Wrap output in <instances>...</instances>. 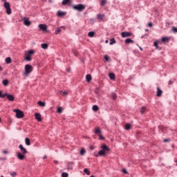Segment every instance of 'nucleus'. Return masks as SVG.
<instances>
[{
    "label": "nucleus",
    "instance_id": "20",
    "mask_svg": "<svg viewBox=\"0 0 177 177\" xmlns=\"http://www.w3.org/2000/svg\"><path fill=\"white\" fill-rule=\"evenodd\" d=\"M104 17V15H102V14H98L97 15V19H98V20H103Z\"/></svg>",
    "mask_w": 177,
    "mask_h": 177
},
{
    "label": "nucleus",
    "instance_id": "10",
    "mask_svg": "<svg viewBox=\"0 0 177 177\" xmlns=\"http://www.w3.org/2000/svg\"><path fill=\"white\" fill-rule=\"evenodd\" d=\"M17 158H19V160H24V158H26L25 154H23L20 152L17 153Z\"/></svg>",
    "mask_w": 177,
    "mask_h": 177
},
{
    "label": "nucleus",
    "instance_id": "22",
    "mask_svg": "<svg viewBox=\"0 0 177 177\" xmlns=\"http://www.w3.org/2000/svg\"><path fill=\"white\" fill-rule=\"evenodd\" d=\"M153 45L156 48V49H158V50H161V47L158 46V42L154 41Z\"/></svg>",
    "mask_w": 177,
    "mask_h": 177
},
{
    "label": "nucleus",
    "instance_id": "46",
    "mask_svg": "<svg viewBox=\"0 0 177 177\" xmlns=\"http://www.w3.org/2000/svg\"><path fill=\"white\" fill-rule=\"evenodd\" d=\"M6 96L8 97V93H5V94H1V98L3 99V97H6Z\"/></svg>",
    "mask_w": 177,
    "mask_h": 177
},
{
    "label": "nucleus",
    "instance_id": "18",
    "mask_svg": "<svg viewBox=\"0 0 177 177\" xmlns=\"http://www.w3.org/2000/svg\"><path fill=\"white\" fill-rule=\"evenodd\" d=\"M86 82H91V81H92V75H87L86 76Z\"/></svg>",
    "mask_w": 177,
    "mask_h": 177
},
{
    "label": "nucleus",
    "instance_id": "52",
    "mask_svg": "<svg viewBox=\"0 0 177 177\" xmlns=\"http://www.w3.org/2000/svg\"><path fill=\"white\" fill-rule=\"evenodd\" d=\"M54 163H55V164H59V161H57V160H54Z\"/></svg>",
    "mask_w": 177,
    "mask_h": 177
},
{
    "label": "nucleus",
    "instance_id": "45",
    "mask_svg": "<svg viewBox=\"0 0 177 177\" xmlns=\"http://www.w3.org/2000/svg\"><path fill=\"white\" fill-rule=\"evenodd\" d=\"M98 136H99L100 140H103V139H104V137H103V136H102V134H99Z\"/></svg>",
    "mask_w": 177,
    "mask_h": 177
},
{
    "label": "nucleus",
    "instance_id": "55",
    "mask_svg": "<svg viewBox=\"0 0 177 177\" xmlns=\"http://www.w3.org/2000/svg\"><path fill=\"white\" fill-rule=\"evenodd\" d=\"M45 158H46V155H45L44 157H43V159L45 160Z\"/></svg>",
    "mask_w": 177,
    "mask_h": 177
},
{
    "label": "nucleus",
    "instance_id": "27",
    "mask_svg": "<svg viewBox=\"0 0 177 177\" xmlns=\"http://www.w3.org/2000/svg\"><path fill=\"white\" fill-rule=\"evenodd\" d=\"M41 46L42 49H46L47 48H48L49 45L48 44H42Z\"/></svg>",
    "mask_w": 177,
    "mask_h": 177
},
{
    "label": "nucleus",
    "instance_id": "50",
    "mask_svg": "<svg viewBox=\"0 0 177 177\" xmlns=\"http://www.w3.org/2000/svg\"><path fill=\"white\" fill-rule=\"evenodd\" d=\"M3 154H8L7 151H5V150L3 151Z\"/></svg>",
    "mask_w": 177,
    "mask_h": 177
},
{
    "label": "nucleus",
    "instance_id": "43",
    "mask_svg": "<svg viewBox=\"0 0 177 177\" xmlns=\"http://www.w3.org/2000/svg\"><path fill=\"white\" fill-rule=\"evenodd\" d=\"M81 156H84L85 154V149L82 148L80 151Z\"/></svg>",
    "mask_w": 177,
    "mask_h": 177
},
{
    "label": "nucleus",
    "instance_id": "24",
    "mask_svg": "<svg viewBox=\"0 0 177 177\" xmlns=\"http://www.w3.org/2000/svg\"><path fill=\"white\" fill-rule=\"evenodd\" d=\"M2 84L4 85V86H7V85L9 84V80L6 79L3 80Z\"/></svg>",
    "mask_w": 177,
    "mask_h": 177
},
{
    "label": "nucleus",
    "instance_id": "33",
    "mask_svg": "<svg viewBox=\"0 0 177 177\" xmlns=\"http://www.w3.org/2000/svg\"><path fill=\"white\" fill-rule=\"evenodd\" d=\"M111 97L113 100H115V99H117V94H115V93H112Z\"/></svg>",
    "mask_w": 177,
    "mask_h": 177
},
{
    "label": "nucleus",
    "instance_id": "38",
    "mask_svg": "<svg viewBox=\"0 0 177 177\" xmlns=\"http://www.w3.org/2000/svg\"><path fill=\"white\" fill-rule=\"evenodd\" d=\"M70 1H71V0H63L62 5H67V3H68V2H70Z\"/></svg>",
    "mask_w": 177,
    "mask_h": 177
},
{
    "label": "nucleus",
    "instance_id": "25",
    "mask_svg": "<svg viewBox=\"0 0 177 177\" xmlns=\"http://www.w3.org/2000/svg\"><path fill=\"white\" fill-rule=\"evenodd\" d=\"M88 36L90 37V38H93V37H95V32H89Z\"/></svg>",
    "mask_w": 177,
    "mask_h": 177
},
{
    "label": "nucleus",
    "instance_id": "12",
    "mask_svg": "<svg viewBox=\"0 0 177 177\" xmlns=\"http://www.w3.org/2000/svg\"><path fill=\"white\" fill-rule=\"evenodd\" d=\"M156 89H157L156 96H158V97H160V96L162 95V91H161L160 87H157Z\"/></svg>",
    "mask_w": 177,
    "mask_h": 177
},
{
    "label": "nucleus",
    "instance_id": "44",
    "mask_svg": "<svg viewBox=\"0 0 177 177\" xmlns=\"http://www.w3.org/2000/svg\"><path fill=\"white\" fill-rule=\"evenodd\" d=\"M62 177H68V174L64 172L62 174Z\"/></svg>",
    "mask_w": 177,
    "mask_h": 177
},
{
    "label": "nucleus",
    "instance_id": "4",
    "mask_svg": "<svg viewBox=\"0 0 177 177\" xmlns=\"http://www.w3.org/2000/svg\"><path fill=\"white\" fill-rule=\"evenodd\" d=\"M73 9L75 10H78V12H82L83 10H85V6L83 4H78L73 6Z\"/></svg>",
    "mask_w": 177,
    "mask_h": 177
},
{
    "label": "nucleus",
    "instance_id": "1",
    "mask_svg": "<svg viewBox=\"0 0 177 177\" xmlns=\"http://www.w3.org/2000/svg\"><path fill=\"white\" fill-rule=\"evenodd\" d=\"M101 149H102L98 152V153L95 155V157H99V156H106V153H107V151H110V148H109L106 144H102Z\"/></svg>",
    "mask_w": 177,
    "mask_h": 177
},
{
    "label": "nucleus",
    "instance_id": "63",
    "mask_svg": "<svg viewBox=\"0 0 177 177\" xmlns=\"http://www.w3.org/2000/svg\"><path fill=\"white\" fill-rule=\"evenodd\" d=\"M0 122H1V118H0Z\"/></svg>",
    "mask_w": 177,
    "mask_h": 177
},
{
    "label": "nucleus",
    "instance_id": "49",
    "mask_svg": "<svg viewBox=\"0 0 177 177\" xmlns=\"http://www.w3.org/2000/svg\"><path fill=\"white\" fill-rule=\"evenodd\" d=\"M122 172H123L124 174H128V171H127V169H124L122 170Z\"/></svg>",
    "mask_w": 177,
    "mask_h": 177
},
{
    "label": "nucleus",
    "instance_id": "3",
    "mask_svg": "<svg viewBox=\"0 0 177 177\" xmlns=\"http://www.w3.org/2000/svg\"><path fill=\"white\" fill-rule=\"evenodd\" d=\"M3 7L6 10L7 15H12V9L10 8V3H9V2H5L3 3Z\"/></svg>",
    "mask_w": 177,
    "mask_h": 177
},
{
    "label": "nucleus",
    "instance_id": "15",
    "mask_svg": "<svg viewBox=\"0 0 177 177\" xmlns=\"http://www.w3.org/2000/svg\"><path fill=\"white\" fill-rule=\"evenodd\" d=\"M94 133L99 136L102 133V130H100V128L99 127H95Z\"/></svg>",
    "mask_w": 177,
    "mask_h": 177
},
{
    "label": "nucleus",
    "instance_id": "40",
    "mask_svg": "<svg viewBox=\"0 0 177 177\" xmlns=\"http://www.w3.org/2000/svg\"><path fill=\"white\" fill-rule=\"evenodd\" d=\"M68 94L67 91H61V95H62V96H67Z\"/></svg>",
    "mask_w": 177,
    "mask_h": 177
},
{
    "label": "nucleus",
    "instance_id": "29",
    "mask_svg": "<svg viewBox=\"0 0 177 177\" xmlns=\"http://www.w3.org/2000/svg\"><path fill=\"white\" fill-rule=\"evenodd\" d=\"M106 3H107V0H101L100 1V5L102 6H104V5H106Z\"/></svg>",
    "mask_w": 177,
    "mask_h": 177
},
{
    "label": "nucleus",
    "instance_id": "32",
    "mask_svg": "<svg viewBox=\"0 0 177 177\" xmlns=\"http://www.w3.org/2000/svg\"><path fill=\"white\" fill-rule=\"evenodd\" d=\"M162 41H163V42H169V38H168V37H162Z\"/></svg>",
    "mask_w": 177,
    "mask_h": 177
},
{
    "label": "nucleus",
    "instance_id": "36",
    "mask_svg": "<svg viewBox=\"0 0 177 177\" xmlns=\"http://www.w3.org/2000/svg\"><path fill=\"white\" fill-rule=\"evenodd\" d=\"M10 174L12 177H15L17 175V173L16 171H10Z\"/></svg>",
    "mask_w": 177,
    "mask_h": 177
},
{
    "label": "nucleus",
    "instance_id": "53",
    "mask_svg": "<svg viewBox=\"0 0 177 177\" xmlns=\"http://www.w3.org/2000/svg\"><path fill=\"white\" fill-rule=\"evenodd\" d=\"M3 71V68H2L1 66H0V71Z\"/></svg>",
    "mask_w": 177,
    "mask_h": 177
},
{
    "label": "nucleus",
    "instance_id": "26",
    "mask_svg": "<svg viewBox=\"0 0 177 177\" xmlns=\"http://www.w3.org/2000/svg\"><path fill=\"white\" fill-rule=\"evenodd\" d=\"M38 104H39V106H40L41 107H45V106H46L45 102H43L42 101H39V102H38Z\"/></svg>",
    "mask_w": 177,
    "mask_h": 177
},
{
    "label": "nucleus",
    "instance_id": "54",
    "mask_svg": "<svg viewBox=\"0 0 177 177\" xmlns=\"http://www.w3.org/2000/svg\"><path fill=\"white\" fill-rule=\"evenodd\" d=\"M2 96V91H0V97Z\"/></svg>",
    "mask_w": 177,
    "mask_h": 177
},
{
    "label": "nucleus",
    "instance_id": "13",
    "mask_svg": "<svg viewBox=\"0 0 177 177\" xmlns=\"http://www.w3.org/2000/svg\"><path fill=\"white\" fill-rule=\"evenodd\" d=\"M35 118L37 120V121L41 122L42 121V118L40 113H36L35 114Z\"/></svg>",
    "mask_w": 177,
    "mask_h": 177
},
{
    "label": "nucleus",
    "instance_id": "9",
    "mask_svg": "<svg viewBox=\"0 0 177 177\" xmlns=\"http://www.w3.org/2000/svg\"><path fill=\"white\" fill-rule=\"evenodd\" d=\"M19 149H20L22 154H27V149L22 145H19Z\"/></svg>",
    "mask_w": 177,
    "mask_h": 177
},
{
    "label": "nucleus",
    "instance_id": "2",
    "mask_svg": "<svg viewBox=\"0 0 177 177\" xmlns=\"http://www.w3.org/2000/svg\"><path fill=\"white\" fill-rule=\"evenodd\" d=\"M35 53V51L34 50H30L29 51H26L25 52V60L26 62H31L32 60V58L31 57Z\"/></svg>",
    "mask_w": 177,
    "mask_h": 177
},
{
    "label": "nucleus",
    "instance_id": "34",
    "mask_svg": "<svg viewBox=\"0 0 177 177\" xmlns=\"http://www.w3.org/2000/svg\"><path fill=\"white\" fill-rule=\"evenodd\" d=\"M110 45H114L115 44V39L114 38L110 39Z\"/></svg>",
    "mask_w": 177,
    "mask_h": 177
},
{
    "label": "nucleus",
    "instance_id": "59",
    "mask_svg": "<svg viewBox=\"0 0 177 177\" xmlns=\"http://www.w3.org/2000/svg\"><path fill=\"white\" fill-rule=\"evenodd\" d=\"M145 31H149V29H145Z\"/></svg>",
    "mask_w": 177,
    "mask_h": 177
},
{
    "label": "nucleus",
    "instance_id": "23",
    "mask_svg": "<svg viewBox=\"0 0 177 177\" xmlns=\"http://www.w3.org/2000/svg\"><path fill=\"white\" fill-rule=\"evenodd\" d=\"M146 110H147V108H146V106H142V107L140 109V113H141L142 114H143V113H145V112H146Z\"/></svg>",
    "mask_w": 177,
    "mask_h": 177
},
{
    "label": "nucleus",
    "instance_id": "21",
    "mask_svg": "<svg viewBox=\"0 0 177 177\" xmlns=\"http://www.w3.org/2000/svg\"><path fill=\"white\" fill-rule=\"evenodd\" d=\"M133 40H132L131 38H127L125 40V44H133Z\"/></svg>",
    "mask_w": 177,
    "mask_h": 177
},
{
    "label": "nucleus",
    "instance_id": "57",
    "mask_svg": "<svg viewBox=\"0 0 177 177\" xmlns=\"http://www.w3.org/2000/svg\"><path fill=\"white\" fill-rule=\"evenodd\" d=\"M163 142H168V140H164Z\"/></svg>",
    "mask_w": 177,
    "mask_h": 177
},
{
    "label": "nucleus",
    "instance_id": "7",
    "mask_svg": "<svg viewBox=\"0 0 177 177\" xmlns=\"http://www.w3.org/2000/svg\"><path fill=\"white\" fill-rule=\"evenodd\" d=\"M22 21H24L25 26H31V21H28V18L27 17L22 18Z\"/></svg>",
    "mask_w": 177,
    "mask_h": 177
},
{
    "label": "nucleus",
    "instance_id": "30",
    "mask_svg": "<svg viewBox=\"0 0 177 177\" xmlns=\"http://www.w3.org/2000/svg\"><path fill=\"white\" fill-rule=\"evenodd\" d=\"M124 128L126 131H129V129H131V125L129 124H126Z\"/></svg>",
    "mask_w": 177,
    "mask_h": 177
},
{
    "label": "nucleus",
    "instance_id": "16",
    "mask_svg": "<svg viewBox=\"0 0 177 177\" xmlns=\"http://www.w3.org/2000/svg\"><path fill=\"white\" fill-rule=\"evenodd\" d=\"M7 99H8V100H9L10 102H13V100H15V96H13L12 95H8V94H7Z\"/></svg>",
    "mask_w": 177,
    "mask_h": 177
},
{
    "label": "nucleus",
    "instance_id": "64",
    "mask_svg": "<svg viewBox=\"0 0 177 177\" xmlns=\"http://www.w3.org/2000/svg\"><path fill=\"white\" fill-rule=\"evenodd\" d=\"M1 177H3V176H1Z\"/></svg>",
    "mask_w": 177,
    "mask_h": 177
},
{
    "label": "nucleus",
    "instance_id": "48",
    "mask_svg": "<svg viewBox=\"0 0 177 177\" xmlns=\"http://www.w3.org/2000/svg\"><path fill=\"white\" fill-rule=\"evenodd\" d=\"M174 84V82H172V80H169L168 82L169 85H172Z\"/></svg>",
    "mask_w": 177,
    "mask_h": 177
},
{
    "label": "nucleus",
    "instance_id": "47",
    "mask_svg": "<svg viewBox=\"0 0 177 177\" xmlns=\"http://www.w3.org/2000/svg\"><path fill=\"white\" fill-rule=\"evenodd\" d=\"M148 27H153V23L151 22L148 23Z\"/></svg>",
    "mask_w": 177,
    "mask_h": 177
},
{
    "label": "nucleus",
    "instance_id": "5",
    "mask_svg": "<svg viewBox=\"0 0 177 177\" xmlns=\"http://www.w3.org/2000/svg\"><path fill=\"white\" fill-rule=\"evenodd\" d=\"M14 113H16L17 118H23L24 117V113L19 109H15Z\"/></svg>",
    "mask_w": 177,
    "mask_h": 177
},
{
    "label": "nucleus",
    "instance_id": "8",
    "mask_svg": "<svg viewBox=\"0 0 177 177\" xmlns=\"http://www.w3.org/2000/svg\"><path fill=\"white\" fill-rule=\"evenodd\" d=\"M121 35H122V38H127V37H131L132 35V33H131L129 32H122L121 33Z\"/></svg>",
    "mask_w": 177,
    "mask_h": 177
},
{
    "label": "nucleus",
    "instance_id": "6",
    "mask_svg": "<svg viewBox=\"0 0 177 177\" xmlns=\"http://www.w3.org/2000/svg\"><path fill=\"white\" fill-rule=\"evenodd\" d=\"M32 71V66L26 64L25 66V74H30Z\"/></svg>",
    "mask_w": 177,
    "mask_h": 177
},
{
    "label": "nucleus",
    "instance_id": "41",
    "mask_svg": "<svg viewBox=\"0 0 177 177\" xmlns=\"http://www.w3.org/2000/svg\"><path fill=\"white\" fill-rule=\"evenodd\" d=\"M104 59H105L106 62H109V60H110V57L108 56L107 55H104Z\"/></svg>",
    "mask_w": 177,
    "mask_h": 177
},
{
    "label": "nucleus",
    "instance_id": "19",
    "mask_svg": "<svg viewBox=\"0 0 177 177\" xmlns=\"http://www.w3.org/2000/svg\"><path fill=\"white\" fill-rule=\"evenodd\" d=\"M25 143H26V146H30L31 145L30 138H25Z\"/></svg>",
    "mask_w": 177,
    "mask_h": 177
},
{
    "label": "nucleus",
    "instance_id": "37",
    "mask_svg": "<svg viewBox=\"0 0 177 177\" xmlns=\"http://www.w3.org/2000/svg\"><path fill=\"white\" fill-rule=\"evenodd\" d=\"M84 172L85 174H86V175H91V171H89V170H88V169H84Z\"/></svg>",
    "mask_w": 177,
    "mask_h": 177
},
{
    "label": "nucleus",
    "instance_id": "39",
    "mask_svg": "<svg viewBox=\"0 0 177 177\" xmlns=\"http://www.w3.org/2000/svg\"><path fill=\"white\" fill-rule=\"evenodd\" d=\"M60 32H62V29L60 28H58L56 30H55V34H60Z\"/></svg>",
    "mask_w": 177,
    "mask_h": 177
},
{
    "label": "nucleus",
    "instance_id": "17",
    "mask_svg": "<svg viewBox=\"0 0 177 177\" xmlns=\"http://www.w3.org/2000/svg\"><path fill=\"white\" fill-rule=\"evenodd\" d=\"M5 62L6 64H10V63H12V58H10V57H8L5 59Z\"/></svg>",
    "mask_w": 177,
    "mask_h": 177
},
{
    "label": "nucleus",
    "instance_id": "35",
    "mask_svg": "<svg viewBox=\"0 0 177 177\" xmlns=\"http://www.w3.org/2000/svg\"><path fill=\"white\" fill-rule=\"evenodd\" d=\"M93 111H97L99 110V106H97V105L93 106Z\"/></svg>",
    "mask_w": 177,
    "mask_h": 177
},
{
    "label": "nucleus",
    "instance_id": "51",
    "mask_svg": "<svg viewBox=\"0 0 177 177\" xmlns=\"http://www.w3.org/2000/svg\"><path fill=\"white\" fill-rule=\"evenodd\" d=\"M0 160H2L3 161H5V160H6V158H0Z\"/></svg>",
    "mask_w": 177,
    "mask_h": 177
},
{
    "label": "nucleus",
    "instance_id": "14",
    "mask_svg": "<svg viewBox=\"0 0 177 177\" xmlns=\"http://www.w3.org/2000/svg\"><path fill=\"white\" fill-rule=\"evenodd\" d=\"M57 16L58 17H63V16H66V12L63 11H57Z\"/></svg>",
    "mask_w": 177,
    "mask_h": 177
},
{
    "label": "nucleus",
    "instance_id": "62",
    "mask_svg": "<svg viewBox=\"0 0 177 177\" xmlns=\"http://www.w3.org/2000/svg\"><path fill=\"white\" fill-rule=\"evenodd\" d=\"M160 128H162V126H160Z\"/></svg>",
    "mask_w": 177,
    "mask_h": 177
},
{
    "label": "nucleus",
    "instance_id": "31",
    "mask_svg": "<svg viewBox=\"0 0 177 177\" xmlns=\"http://www.w3.org/2000/svg\"><path fill=\"white\" fill-rule=\"evenodd\" d=\"M171 31H172V32H174V34H177V28L175 27V26H173V27L171 28Z\"/></svg>",
    "mask_w": 177,
    "mask_h": 177
},
{
    "label": "nucleus",
    "instance_id": "28",
    "mask_svg": "<svg viewBox=\"0 0 177 177\" xmlns=\"http://www.w3.org/2000/svg\"><path fill=\"white\" fill-rule=\"evenodd\" d=\"M109 78L111 80H115V75H114L113 73H109Z\"/></svg>",
    "mask_w": 177,
    "mask_h": 177
},
{
    "label": "nucleus",
    "instance_id": "42",
    "mask_svg": "<svg viewBox=\"0 0 177 177\" xmlns=\"http://www.w3.org/2000/svg\"><path fill=\"white\" fill-rule=\"evenodd\" d=\"M57 113H59V114L63 113V109L62 107H59L57 109Z\"/></svg>",
    "mask_w": 177,
    "mask_h": 177
},
{
    "label": "nucleus",
    "instance_id": "58",
    "mask_svg": "<svg viewBox=\"0 0 177 177\" xmlns=\"http://www.w3.org/2000/svg\"><path fill=\"white\" fill-rule=\"evenodd\" d=\"M106 44H108L109 43V40H106Z\"/></svg>",
    "mask_w": 177,
    "mask_h": 177
},
{
    "label": "nucleus",
    "instance_id": "56",
    "mask_svg": "<svg viewBox=\"0 0 177 177\" xmlns=\"http://www.w3.org/2000/svg\"><path fill=\"white\" fill-rule=\"evenodd\" d=\"M1 1H3V2H4V3H5V2H8V1H6V0H1Z\"/></svg>",
    "mask_w": 177,
    "mask_h": 177
},
{
    "label": "nucleus",
    "instance_id": "11",
    "mask_svg": "<svg viewBox=\"0 0 177 177\" xmlns=\"http://www.w3.org/2000/svg\"><path fill=\"white\" fill-rule=\"evenodd\" d=\"M39 28L41 30V31H46V30H48V26L45 24H39Z\"/></svg>",
    "mask_w": 177,
    "mask_h": 177
},
{
    "label": "nucleus",
    "instance_id": "60",
    "mask_svg": "<svg viewBox=\"0 0 177 177\" xmlns=\"http://www.w3.org/2000/svg\"><path fill=\"white\" fill-rule=\"evenodd\" d=\"M67 71H68V73L70 72V69H68Z\"/></svg>",
    "mask_w": 177,
    "mask_h": 177
},
{
    "label": "nucleus",
    "instance_id": "61",
    "mask_svg": "<svg viewBox=\"0 0 177 177\" xmlns=\"http://www.w3.org/2000/svg\"><path fill=\"white\" fill-rule=\"evenodd\" d=\"M140 50H142V48H140Z\"/></svg>",
    "mask_w": 177,
    "mask_h": 177
}]
</instances>
